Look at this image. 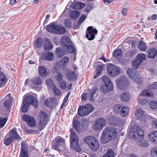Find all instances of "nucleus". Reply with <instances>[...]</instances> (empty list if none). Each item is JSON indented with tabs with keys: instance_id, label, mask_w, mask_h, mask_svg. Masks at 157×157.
Returning a JSON list of instances; mask_svg holds the SVG:
<instances>
[{
	"instance_id": "nucleus-18",
	"label": "nucleus",
	"mask_w": 157,
	"mask_h": 157,
	"mask_svg": "<svg viewBox=\"0 0 157 157\" xmlns=\"http://www.w3.org/2000/svg\"><path fill=\"white\" fill-rule=\"evenodd\" d=\"M22 119L27 122L28 123V125L30 127H33L36 125V122L32 117L27 114H24L22 116Z\"/></svg>"
},
{
	"instance_id": "nucleus-11",
	"label": "nucleus",
	"mask_w": 157,
	"mask_h": 157,
	"mask_svg": "<svg viewBox=\"0 0 157 157\" xmlns=\"http://www.w3.org/2000/svg\"><path fill=\"white\" fill-rule=\"evenodd\" d=\"M40 121L38 123L39 128L43 129L47 124V115L42 111H40L39 113Z\"/></svg>"
},
{
	"instance_id": "nucleus-13",
	"label": "nucleus",
	"mask_w": 157,
	"mask_h": 157,
	"mask_svg": "<svg viewBox=\"0 0 157 157\" xmlns=\"http://www.w3.org/2000/svg\"><path fill=\"white\" fill-rule=\"evenodd\" d=\"M106 124L105 120L103 118L97 119L94 125V129L97 131H100L102 129Z\"/></svg>"
},
{
	"instance_id": "nucleus-41",
	"label": "nucleus",
	"mask_w": 157,
	"mask_h": 157,
	"mask_svg": "<svg viewBox=\"0 0 157 157\" xmlns=\"http://www.w3.org/2000/svg\"><path fill=\"white\" fill-rule=\"evenodd\" d=\"M115 155V152L112 150H109L106 154H104L102 157H114Z\"/></svg>"
},
{
	"instance_id": "nucleus-49",
	"label": "nucleus",
	"mask_w": 157,
	"mask_h": 157,
	"mask_svg": "<svg viewBox=\"0 0 157 157\" xmlns=\"http://www.w3.org/2000/svg\"><path fill=\"white\" fill-rule=\"evenodd\" d=\"M59 85L61 89H65L67 86V82L65 81L62 80L59 83Z\"/></svg>"
},
{
	"instance_id": "nucleus-26",
	"label": "nucleus",
	"mask_w": 157,
	"mask_h": 157,
	"mask_svg": "<svg viewBox=\"0 0 157 157\" xmlns=\"http://www.w3.org/2000/svg\"><path fill=\"white\" fill-rule=\"evenodd\" d=\"M42 57L44 60L51 61L53 60L54 56L53 54L52 53L48 52V53L44 54L42 56Z\"/></svg>"
},
{
	"instance_id": "nucleus-32",
	"label": "nucleus",
	"mask_w": 157,
	"mask_h": 157,
	"mask_svg": "<svg viewBox=\"0 0 157 157\" xmlns=\"http://www.w3.org/2000/svg\"><path fill=\"white\" fill-rule=\"evenodd\" d=\"M39 71L40 74L42 76L44 77L47 74L46 69L44 66H39Z\"/></svg>"
},
{
	"instance_id": "nucleus-48",
	"label": "nucleus",
	"mask_w": 157,
	"mask_h": 157,
	"mask_svg": "<svg viewBox=\"0 0 157 157\" xmlns=\"http://www.w3.org/2000/svg\"><path fill=\"white\" fill-rule=\"evenodd\" d=\"M46 83L49 88H53L55 86L53 80L51 79H47L46 81Z\"/></svg>"
},
{
	"instance_id": "nucleus-55",
	"label": "nucleus",
	"mask_w": 157,
	"mask_h": 157,
	"mask_svg": "<svg viewBox=\"0 0 157 157\" xmlns=\"http://www.w3.org/2000/svg\"><path fill=\"white\" fill-rule=\"evenodd\" d=\"M64 23L65 26L67 28H69L71 27V21L70 19H66Z\"/></svg>"
},
{
	"instance_id": "nucleus-30",
	"label": "nucleus",
	"mask_w": 157,
	"mask_h": 157,
	"mask_svg": "<svg viewBox=\"0 0 157 157\" xmlns=\"http://www.w3.org/2000/svg\"><path fill=\"white\" fill-rule=\"evenodd\" d=\"M6 82V78L3 73L0 72V87L5 86Z\"/></svg>"
},
{
	"instance_id": "nucleus-58",
	"label": "nucleus",
	"mask_w": 157,
	"mask_h": 157,
	"mask_svg": "<svg viewBox=\"0 0 157 157\" xmlns=\"http://www.w3.org/2000/svg\"><path fill=\"white\" fill-rule=\"evenodd\" d=\"M104 67V64H102L99 66V68H98L97 69V73L98 75H100L101 74Z\"/></svg>"
},
{
	"instance_id": "nucleus-23",
	"label": "nucleus",
	"mask_w": 157,
	"mask_h": 157,
	"mask_svg": "<svg viewBox=\"0 0 157 157\" xmlns=\"http://www.w3.org/2000/svg\"><path fill=\"white\" fill-rule=\"evenodd\" d=\"M69 59L67 56L64 57L60 60L59 64V67L61 69H64L67 66Z\"/></svg>"
},
{
	"instance_id": "nucleus-2",
	"label": "nucleus",
	"mask_w": 157,
	"mask_h": 157,
	"mask_svg": "<svg viewBox=\"0 0 157 157\" xmlns=\"http://www.w3.org/2000/svg\"><path fill=\"white\" fill-rule=\"evenodd\" d=\"M38 101L34 97L29 95L26 97L23 101V104L22 105L21 110L23 113H26L28 111V107L30 105L34 106L36 108L38 107Z\"/></svg>"
},
{
	"instance_id": "nucleus-36",
	"label": "nucleus",
	"mask_w": 157,
	"mask_h": 157,
	"mask_svg": "<svg viewBox=\"0 0 157 157\" xmlns=\"http://www.w3.org/2000/svg\"><path fill=\"white\" fill-rule=\"evenodd\" d=\"M56 54L59 57H61L65 54V52L61 48H57L56 49Z\"/></svg>"
},
{
	"instance_id": "nucleus-10",
	"label": "nucleus",
	"mask_w": 157,
	"mask_h": 157,
	"mask_svg": "<svg viewBox=\"0 0 157 157\" xmlns=\"http://www.w3.org/2000/svg\"><path fill=\"white\" fill-rule=\"evenodd\" d=\"M107 69L109 75L111 77L117 76L120 72V70L118 68L111 63L108 64Z\"/></svg>"
},
{
	"instance_id": "nucleus-52",
	"label": "nucleus",
	"mask_w": 157,
	"mask_h": 157,
	"mask_svg": "<svg viewBox=\"0 0 157 157\" xmlns=\"http://www.w3.org/2000/svg\"><path fill=\"white\" fill-rule=\"evenodd\" d=\"M86 16L84 15H82L78 21L77 25L79 26L86 19Z\"/></svg>"
},
{
	"instance_id": "nucleus-46",
	"label": "nucleus",
	"mask_w": 157,
	"mask_h": 157,
	"mask_svg": "<svg viewBox=\"0 0 157 157\" xmlns=\"http://www.w3.org/2000/svg\"><path fill=\"white\" fill-rule=\"evenodd\" d=\"M146 58L145 55L143 53L139 54L136 57L137 59L139 61H140L141 63H142L143 60L145 59Z\"/></svg>"
},
{
	"instance_id": "nucleus-33",
	"label": "nucleus",
	"mask_w": 157,
	"mask_h": 157,
	"mask_svg": "<svg viewBox=\"0 0 157 157\" xmlns=\"http://www.w3.org/2000/svg\"><path fill=\"white\" fill-rule=\"evenodd\" d=\"M20 155L21 157H29L28 148H21Z\"/></svg>"
},
{
	"instance_id": "nucleus-54",
	"label": "nucleus",
	"mask_w": 157,
	"mask_h": 157,
	"mask_svg": "<svg viewBox=\"0 0 157 157\" xmlns=\"http://www.w3.org/2000/svg\"><path fill=\"white\" fill-rule=\"evenodd\" d=\"M151 154L152 157H157V148H153L151 150Z\"/></svg>"
},
{
	"instance_id": "nucleus-44",
	"label": "nucleus",
	"mask_w": 157,
	"mask_h": 157,
	"mask_svg": "<svg viewBox=\"0 0 157 157\" xmlns=\"http://www.w3.org/2000/svg\"><path fill=\"white\" fill-rule=\"evenodd\" d=\"M121 98L123 101H128L130 99L128 94L125 93H122Z\"/></svg>"
},
{
	"instance_id": "nucleus-63",
	"label": "nucleus",
	"mask_w": 157,
	"mask_h": 157,
	"mask_svg": "<svg viewBox=\"0 0 157 157\" xmlns=\"http://www.w3.org/2000/svg\"><path fill=\"white\" fill-rule=\"evenodd\" d=\"M56 141L60 144V143L62 142H63L64 141V140L63 139L61 138H58V139H57Z\"/></svg>"
},
{
	"instance_id": "nucleus-3",
	"label": "nucleus",
	"mask_w": 157,
	"mask_h": 157,
	"mask_svg": "<svg viewBox=\"0 0 157 157\" xmlns=\"http://www.w3.org/2000/svg\"><path fill=\"white\" fill-rule=\"evenodd\" d=\"M60 44L63 49L70 53H73L75 51L74 44L67 36H63L60 40Z\"/></svg>"
},
{
	"instance_id": "nucleus-31",
	"label": "nucleus",
	"mask_w": 157,
	"mask_h": 157,
	"mask_svg": "<svg viewBox=\"0 0 157 157\" xmlns=\"http://www.w3.org/2000/svg\"><path fill=\"white\" fill-rule=\"evenodd\" d=\"M147 52L148 53V57L151 58H154L157 53L156 50L155 48L151 49Z\"/></svg>"
},
{
	"instance_id": "nucleus-25",
	"label": "nucleus",
	"mask_w": 157,
	"mask_h": 157,
	"mask_svg": "<svg viewBox=\"0 0 157 157\" xmlns=\"http://www.w3.org/2000/svg\"><path fill=\"white\" fill-rule=\"evenodd\" d=\"M67 77L70 81H73L75 80L77 78V75L76 73L75 72L69 71L67 73Z\"/></svg>"
},
{
	"instance_id": "nucleus-64",
	"label": "nucleus",
	"mask_w": 157,
	"mask_h": 157,
	"mask_svg": "<svg viewBox=\"0 0 157 157\" xmlns=\"http://www.w3.org/2000/svg\"><path fill=\"white\" fill-rule=\"evenodd\" d=\"M152 122L153 124L155 126V127L157 128V120L156 119L153 120Z\"/></svg>"
},
{
	"instance_id": "nucleus-43",
	"label": "nucleus",
	"mask_w": 157,
	"mask_h": 157,
	"mask_svg": "<svg viewBox=\"0 0 157 157\" xmlns=\"http://www.w3.org/2000/svg\"><path fill=\"white\" fill-rule=\"evenodd\" d=\"M123 106L121 105L117 104L115 105L113 107V110L116 113H120L121 111Z\"/></svg>"
},
{
	"instance_id": "nucleus-57",
	"label": "nucleus",
	"mask_w": 157,
	"mask_h": 157,
	"mask_svg": "<svg viewBox=\"0 0 157 157\" xmlns=\"http://www.w3.org/2000/svg\"><path fill=\"white\" fill-rule=\"evenodd\" d=\"M138 101L139 103L142 105H145L146 104L147 101L144 98L140 97L138 98Z\"/></svg>"
},
{
	"instance_id": "nucleus-5",
	"label": "nucleus",
	"mask_w": 157,
	"mask_h": 157,
	"mask_svg": "<svg viewBox=\"0 0 157 157\" xmlns=\"http://www.w3.org/2000/svg\"><path fill=\"white\" fill-rule=\"evenodd\" d=\"M102 81L104 82L105 85L102 86L101 90L103 93H106L113 90L114 85L109 78L106 76H103L102 77Z\"/></svg>"
},
{
	"instance_id": "nucleus-39",
	"label": "nucleus",
	"mask_w": 157,
	"mask_h": 157,
	"mask_svg": "<svg viewBox=\"0 0 157 157\" xmlns=\"http://www.w3.org/2000/svg\"><path fill=\"white\" fill-rule=\"evenodd\" d=\"M8 135H7L4 141V143L7 146L9 145L14 140L12 138L10 137V136L8 137Z\"/></svg>"
},
{
	"instance_id": "nucleus-16",
	"label": "nucleus",
	"mask_w": 157,
	"mask_h": 157,
	"mask_svg": "<svg viewBox=\"0 0 157 157\" xmlns=\"http://www.w3.org/2000/svg\"><path fill=\"white\" fill-rule=\"evenodd\" d=\"M72 129H70L71 132L70 135V147H79L78 146V137L76 134L74 132H72Z\"/></svg>"
},
{
	"instance_id": "nucleus-42",
	"label": "nucleus",
	"mask_w": 157,
	"mask_h": 157,
	"mask_svg": "<svg viewBox=\"0 0 157 157\" xmlns=\"http://www.w3.org/2000/svg\"><path fill=\"white\" fill-rule=\"evenodd\" d=\"M137 144L140 146L143 147H148L150 144L148 142L145 140L138 141Z\"/></svg>"
},
{
	"instance_id": "nucleus-19",
	"label": "nucleus",
	"mask_w": 157,
	"mask_h": 157,
	"mask_svg": "<svg viewBox=\"0 0 157 157\" xmlns=\"http://www.w3.org/2000/svg\"><path fill=\"white\" fill-rule=\"evenodd\" d=\"M136 116L138 119L142 122H144L146 120V115L141 109H138L136 112Z\"/></svg>"
},
{
	"instance_id": "nucleus-21",
	"label": "nucleus",
	"mask_w": 157,
	"mask_h": 157,
	"mask_svg": "<svg viewBox=\"0 0 157 157\" xmlns=\"http://www.w3.org/2000/svg\"><path fill=\"white\" fill-rule=\"evenodd\" d=\"M108 122L111 125L118 126L121 123V120L118 117L111 116L108 119Z\"/></svg>"
},
{
	"instance_id": "nucleus-40",
	"label": "nucleus",
	"mask_w": 157,
	"mask_h": 157,
	"mask_svg": "<svg viewBox=\"0 0 157 157\" xmlns=\"http://www.w3.org/2000/svg\"><path fill=\"white\" fill-rule=\"evenodd\" d=\"M43 44V41L41 38H38L34 42V44L37 48H40Z\"/></svg>"
},
{
	"instance_id": "nucleus-37",
	"label": "nucleus",
	"mask_w": 157,
	"mask_h": 157,
	"mask_svg": "<svg viewBox=\"0 0 157 157\" xmlns=\"http://www.w3.org/2000/svg\"><path fill=\"white\" fill-rule=\"evenodd\" d=\"M80 14L79 12L77 11H73L71 12L70 17L74 20H75L79 16Z\"/></svg>"
},
{
	"instance_id": "nucleus-60",
	"label": "nucleus",
	"mask_w": 157,
	"mask_h": 157,
	"mask_svg": "<svg viewBox=\"0 0 157 157\" xmlns=\"http://www.w3.org/2000/svg\"><path fill=\"white\" fill-rule=\"evenodd\" d=\"M52 145L53 147H58L59 146V144L56 141V139H55L52 141Z\"/></svg>"
},
{
	"instance_id": "nucleus-50",
	"label": "nucleus",
	"mask_w": 157,
	"mask_h": 157,
	"mask_svg": "<svg viewBox=\"0 0 157 157\" xmlns=\"http://www.w3.org/2000/svg\"><path fill=\"white\" fill-rule=\"evenodd\" d=\"M7 121V119L6 118L0 117V128L3 127Z\"/></svg>"
},
{
	"instance_id": "nucleus-56",
	"label": "nucleus",
	"mask_w": 157,
	"mask_h": 157,
	"mask_svg": "<svg viewBox=\"0 0 157 157\" xmlns=\"http://www.w3.org/2000/svg\"><path fill=\"white\" fill-rule=\"evenodd\" d=\"M150 105L151 109H155L157 108V102L156 101H151L150 103Z\"/></svg>"
},
{
	"instance_id": "nucleus-9",
	"label": "nucleus",
	"mask_w": 157,
	"mask_h": 157,
	"mask_svg": "<svg viewBox=\"0 0 157 157\" xmlns=\"http://www.w3.org/2000/svg\"><path fill=\"white\" fill-rule=\"evenodd\" d=\"M84 142L89 144L90 147H99V141L95 137L92 136H89L85 137L84 140Z\"/></svg>"
},
{
	"instance_id": "nucleus-20",
	"label": "nucleus",
	"mask_w": 157,
	"mask_h": 157,
	"mask_svg": "<svg viewBox=\"0 0 157 157\" xmlns=\"http://www.w3.org/2000/svg\"><path fill=\"white\" fill-rule=\"evenodd\" d=\"M57 104V100L55 98H47L46 99L44 102L45 106L50 108H55Z\"/></svg>"
},
{
	"instance_id": "nucleus-12",
	"label": "nucleus",
	"mask_w": 157,
	"mask_h": 157,
	"mask_svg": "<svg viewBox=\"0 0 157 157\" xmlns=\"http://www.w3.org/2000/svg\"><path fill=\"white\" fill-rule=\"evenodd\" d=\"M128 83V78L125 77H121L116 80V86L120 89L123 90L126 89Z\"/></svg>"
},
{
	"instance_id": "nucleus-15",
	"label": "nucleus",
	"mask_w": 157,
	"mask_h": 157,
	"mask_svg": "<svg viewBox=\"0 0 157 157\" xmlns=\"http://www.w3.org/2000/svg\"><path fill=\"white\" fill-rule=\"evenodd\" d=\"M87 33L86 35V37L89 40H91L94 39L95 35L98 33V31L96 29H93L92 26L88 27L87 29Z\"/></svg>"
},
{
	"instance_id": "nucleus-28",
	"label": "nucleus",
	"mask_w": 157,
	"mask_h": 157,
	"mask_svg": "<svg viewBox=\"0 0 157 157\" xmlns=\"http://www.w3.org/2000/svg\"><path fill=\"white\" fill-rule=\"evenodd\" d=\"M147 46L146 43L142 40H140L138 45L139 49L142 52H145L147 49Z\"/></svg>"
},
{
	"instance_id": "nucleus-8",
	"label": "nucleus",
	"mask_w": 157,
	"mask_h": 157,
	"mask_svg": "<svg viewBox=\"0 0 157 157\" xmlns=\"http://www.w3.org/2000/svg\"><path fill=\"white\" fill-rule=\"evenodd\" d=\"M127 74L128 77L137 83L140 84L142 82V78L138 71H136L132 68H129L127 71Z\"/></svg>"
},
{
	"instance_id": "nucleus-27",
	"label": "nucleus",
	"mask_w": 157,
	"mask_h": 157,
	"mask_svg": "<svg viewBox=\"0 0 157 157\" xmlns=\"http://www.w3.org/2000/svg\"><path fill=\"white\" fill-rule=\"evenodd\" d=\"M45 43L44 45V49L45 50H50L52 49L53 46L50 40L47 38H45Z\"/></svg>"
},
{
	"instance_id": "nucleus-62",
	"label": "nucleus",
	"mask_w": 157,
	"mask_h": 157,
	"mask_svg": "<svg viewBox=\"0 0 157 157\" xmlns=\"http://www.w3.org/2000/svg\"><path fill=\"white\" fill-rule=\"evenodd\" d=\"M70 92H69L67 94V95L65 97V98L63 100V102H66L67 101L68 99V97L70 96Z\"/></svg>"
},
{
	"instance_id": "nucleus-59",
	"label": "nucleus",
	"mask_w": 157,
	"mask_h": 157,
	"mask_svg": "<svg viewBox=\"0 0 157 157\" xmlns=\"http://www.w3.org/2000/svg\"><path fill=\"white\" fill-rule=\"evenodd\" d=\"M53 88L54 89V93H55L56 95L59 96L60 94V90H59L57 88H56V86Z\"/></svg>"
},
{
	"instance_id": "nucleus-47",
	"label": "nucleus",
	"mask_w": 157,
	"mask_h": 157,
	"mask_svg": "<svg viewBox=\"0 0 157 157\" xmlns=\"http://www.w3.org/2000/svg\"><path fill=\"white\" fill-rule=\"evenodd\" d=\"M85 4L81 2H76L74 6V8L76 10H80L84 6Z\"/></svg>"
},
{
	"instance_id": "nucleus-61",
	"label": "nucleus",
	"mask_w": 157,
	"mask_h": 157,
	"mask_svg": "<svg viewBox=\"0 0 157 157\" xmlns=\"http://www.w3.org/2000/svg\"><path fill=\"white\" fill-rule=\"evenodd\" d=\"M92 8H91V6L90 5L88 6L84 10V11L86 12H89L91 10Z\"/></svg>"
},
{
	"instance_id": "nucleus-38",
	"label": "nucleus",
	"mask_w": 157,
	"mask_h": 157,
	"mask_svg": "<svg viewBox=\"0 0 157 157\" xmlns=\"http://www.w3.org/2000/svg\"><path fill=\"white\" fill-rule=\"evenodd\" d=\"M73 126L75 130L78 132H80V124L79 121L75 120L73 121Z\"/></svg>"
},
{
	"instance_id": "nucleus-17",
	"label": "nucleus",
	"mask_w": 157,
	"mask_h": 157,
	"mask_svg": "<svg viewBox=\"0 0 157 157\" xmlns=\"http://www.w3.org/2000/svg\"><path fill=\"white\" fill-rule=\"evenodd\" d=\"M97 90L96 87H94L93 89L90 90L88 94L83 93L82 94L81 99L82 101H86L87 98V95H89L88 96L90 98V100L91 101H93L94 99L93 98L94 94H95Z\"/></svg>"
},
{
	"instance_id": "nucleus-1",
	"label": "nucleus",
	"mask_w": 157,
	"mask_h": 157,
	"mask_svg": "<svg viewBox=\"0 0 157 157\" xmlns=\"http://www.w3.org/2000/svg\"><path fill=\"white\" fill-rule=\"evenodd\" d=\"M117 129L114 127H109L105 128L102 131L101 141L102 143L108 142L112 138L117 136Z\"/></svg>"
},
{
	"instance_id": "nucleus-14",
	"label": "nucleus",
	"mask_w": 157,
	"mask_h": 157,
	"mask_svg": "<svg viewBox=\"0 0 157 157\" xmlns=\"http://www.w3.org/2000/svg\"><path fill=\"white\" fill-rule=\"evenodd\" d=\"M150 89L144 90L142 93L141 94L143 96H147L148 97H152L153 95V93L151 90H157V82H155L152 83L149 87Z\"/></svg>"
},
{
	"instance_id": "nucleus-53",
	"label": "nucleus",
	"mask_w": 157,
	"mask_h": 157,
	"mask_svg": "<svg viewBox=\"0 0 157 157\" xmlns=\"http://www.w3.org/2000/svg\"><path fill=\"white\" fill-rule=\"evenodd\" d=\"M11 101L10 99L6 100L4 102V105L6 108L9 109L11 106Z\"/></svg>"
},
{
	"instance_id": "nucleus-22",
	"label": "nucleus",
	"mask_w": 157,
	"mask_h": 157,
	"mask_svg": "<svg viewBox=\"0 0 157 157\" xmlns=\"http://www.w3.org/2000/svg\"><path fill=\"white\" fill-rule=\"evenodd\" d=\"M149 140L154 144H157V132H151L147 136Z\"/></svg>"
},
{
	"instance_id": "nucleus-6",
	"label": "nucleus",
	"mask_w": 157,
	"mask_h": 157,
	"mask_svg": "<svg viewBox=\"0 0 157 157\" xmlns=\"http://www.w3.org/2000/svg\"><path fill=\"white\" fill-rule=\"evenodd\" d=\"M47 29L50 33L56 34H63L66 31V29L63 26L56 25L53 23L48 25Z\"/></svg>"
},
{
	"instance_id": "nucleus-7",
	"label": "nucleus",
	"mask_w": 157,
	"mask_h": 157,
	"mask_svg": "<svg viewBox=\"0 0 157 157\" xmlns=\"http://www.w3.org/2000/svg\"><path fill=\"white\" fill-rule=\"evenodd\" d=\"M94 110V108L90 104H86L85 106L80 105L78 108V113L81 117L87 115Z\"/></svg>"
},
{
	"instance_id": "nucleus-24",
	"label": "nucleus",
	"mask_w": 157,
	"mask_h": 157,
	"mask_svg": "<svg viewBox=\"0 0 157 157\" xmlns=\"http://www.w3.org/2000/svg\"><path fill=\"white\" fill-rule=\"evenodd\" d=\"M16 129L14 128L12 129L10 132L9 136L12 138L14 140L19 139L20 136L16 131Z\"/></svg>"
},
{
	"instance_id": "nucleus-34",
	"label": "nucleus",
	"mask_w": 157,
	"mask_h": 157,
	"mask_svg": "<svg viewBox=\"0 0 157 157\" xmlns=\"http://www.w3.org/2000/svg\"><path fill=\"white\" fill-rule=\"evenodd\" d=\"M122 52L121 49L115 50L113 52V55L116 58L119 59L122 56Z\"/></svg>"
},
{
	"instance_id": "nucleus-4",
	"label": "nucleus",
	"mask_w": 157,
	"mask_h": 157,
	"mask_svg": "<svg viewBox=\"0 0 157 157\" xmlns=\"http://www.w3.org/2000/svg\"><path fill=\"white\" fill-rule=\"evenodd\" d=\"M144 132L139 126L132 128L130 130L129 136L131 139H142L144 136Z\"/></svg>"
},
{
	"instance_id": "nucleus-45",
	"label": "nucleus",
	"mask_w": 157,
	"mask_h": 157,
	"mask_svg": "<svg viewBox=\"0 0 157 157\" xmlns=\"http://www.w3.org/2000/svg\"><path fill=\"white\" fill-rule=\"evenodd\" d=\"M141 63L140 61H139L138 60L136 59L132 61V65L134 68L137 69L140 66Z\"/></svg>"
},
{
	"instance_id": "nucleus-35",
	"label": "nucleus",
	"mask_w": 157,
	"mask_h": 157,
	"mask_svg": "<svg viewBox=\"0 0 157 157\" xmlns=\"http://www.w3.org/2000/svg\"><path fill=\"white\" fill-rule=\"evenodd\" d=\"M120 112L121 114L122 117L127 116L129 111V108L127 107H123Z\"/></svg>"
},
{
	"instance_id": "nucleus-51",
	"label": "nucleus",
	"mask_w": 157,
	"mask_h": 157,
	"mask_svg": "<svg viewBox=\"0 0 157 157\" xmlns=\"http://www.w3.org/2000/svg\"><path fill=\"white\" fill-rule=\"evenodd\" d=\"M63 75L62 73L58 72L55 76L56 79L58 81H61L63 78Z\"/></svg>"
},
{
	"instance_id": "nucleus-29",
	"label": "nucleus",
	"mask_w": 157,
	"mask_h": 157,
	"mask_svg": "<svg viewBox=\"0 0 157 157\" xmlns=\"http://www.w3.org/2000/svg\"><path fill=\"white\" fill-rule=\"evenodd\" d=\"M32 83L34 85L38 86L42 84V81L41 78L38 77H36L31 80Z\"/></svg>"
}]
</instances>
